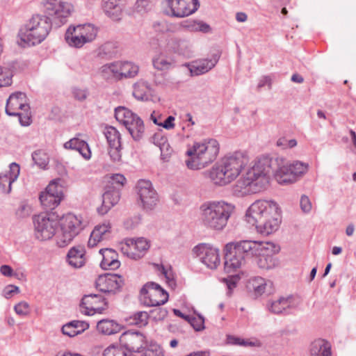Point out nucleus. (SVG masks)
<instances>
[{
	"label": "nucleus",
	"instance_id": "16",
	"mask_svg": "<svg viewBox=\"0 0 356 356\" xmlns=\"http://www.w3.org/2000/svg\"><path fill=\"white\" fill-rule=\"evenodd\" d=\"M170 15L175 17H185L194 13L199 7L197 0H166Z\"/></svg>",
	"mask_w": 356,
	"mask_h": 356
},
{
	"label": "nucleus",
	"instance_id": "63",
	"mask_svg": "<svg viewBox=\"0 0 356 356\" xmlns=\"http://www.w3.org/2000/svg\"><path fill=\"white\" fill-rule=\"evenodd\" d=\"M175 117L170 115L164 121H161V124L160 127L167 130H171L175 127Z\"/></svg>",
	"mask_w": 356,
	"mask_h": 356
},
{
	"label": "nucleus",
	"instance_id": "58",
	"mask_svg": "<svg viewBox=\"0 0 356 356\" xmlns=\"http://www.w3.org/2000/svg\"><path fill=\"white\" fill-rule=\"evenodd\" d=\"M134 323L138 326H143L147 323L148 314L146 312H139L134 316Z\"/></svg>",
	"mask_w": 356,
	"mask_h": 356
},
{
	"label": "nucleus",
	"instance_id": "14",
	"mask_svg": "<svg viewBox=\"0 0 356 356\" xmlns=\"http://www.w3.org/2000/svg\"><path fill=\"white\" fill-rule=\"evenodd\" d=\"M302 300L298 296H281L275 300H270L267 304L268 310L274 314H288L300 307Z\"/></svg>",
	"mask_w": 356,
	"mask_h": 356
},
{
	"label": "nucleus",
	"instance_id": "39",
	"mask_svg": "<svg viewBox=\"0 0 356 356\" xmlns=\"http://www.w3.org/2000/svg\"><path fill=\"white\" fill-rule=\"evenodd\" d=\"M65 39L69 46L74 48H81L86 43L83 39L78 34V31L74 28V26H70L65 34Z\"/></svg>",
	"mask_w": 356,
	"mask_h": 356
},
{
	"label": "nucleus",
	"instance_id": "41",
	"mask_svg": "<svg viewBox=\"0 0 356 356\" xmlns=\"http://www.w3.org/2000/svg\"><path fill=\"white\" fill-rule=\"evenodd\" d=\"M63 183L64 181L61 179H54L49 182L44 191L62 201L64 198Z\"/></svg>",
	"mask_w": 356,
	"mask_h": 356
},
{
	"label": "nucleus",
	"instance_id": "6",
	"mask_svg": "<svg viewBox=\"0 0 356 356\" xmlns=\"http://www.w3.org/2000/svg\"><path fill=\"white\" fill-rule=\"evenodd\" d=\"M249 158L246 154L235 152L224 156L209 171L211 181L218 186H226L234 181L248 165Z\"/></svg>",
	"mask_w": 356,
	"mask_h": 356
},
{
	"label": "nucleus",
	"instance_id": "60",
	"mask_svg": "<svg viewBox=\"0 0 356 356\" xmlns=\"http://www.w3.org/2000/svg\"><path fill=\"white\" fill-rule=\"evenodd\" d=\"M32 123V115L29 104L24 102V127L29 126Z\"/></svg>",
	"mask_w": 356,
	"mask_h": 356
},
{
	"label": "nucleus",
	"instance_id": "43",
	"mask_svg": "<svg viewBox=\"0 0 356 356\" xmlns=\"http://www.w3.org/2000/svg\"><path fill=\"white\" fill-rule=\"evenodd\" d=\"M136 116H137L136 114L125 107L120 106L115 110L116 120L124 126L129 124L131 120H133Z\"/></svg>",
	"mask_w": 356,
	"mask_h": 356
},
{
	"label": "nucleus",
	"instance_id": "53",
	"mask_svg": "<svg viewBox=\"0 0 356 356\" xmlns=\"http://www.w3.org/2000/svg\"><path fill=\"white\" fill-rule=\"evenodd\" d=\"M298 144L296 139H287L285 137H281L277 139L276 145L282 149H291L295 147Z\"/></svg>",
	"mask_w": 356,
	"mask_h": 356
},
{
	"label": "nucleus",
	"instance_id": "17",
	"mask_svg": "<svg viewBox=\"0 0 356 356\" xmlns=\"http://www.w3.org/2000/svg\"><path fill=\"white\" fill-rule=\"evenodd\" d=\"M123 284L124 280L122 277L117 274L99 275L95 282L97 289L108 294H114L118 292Z\"/></svg>",
	"mask_w": 356,
	"mask_h": 356
},
{
	"label": "nucleus",
	"instance_id": "42",
	"mask_svg": "<svg viewBox=\"0 0 356 356\" xmlns=\"http://www.w3.org/2000/svg\"><path fill=\"white\" fill-rule=\"evenodd\" d=\"M20 172V165L16 163L10 164L9 174H0V184H2L1 180L5 179V182L8 184V191H11L12 184L17 179Z\"/></svg>",
	"mask_w": 356,
	"mask_h": 356
},
{
	"label": "nucleus",
	"instance_id": "36",
	"mask_svg": "<svg viewBox=\"0 0 356 356\" xmlns=\"http://www.w3.org/2000/svg\"><path fill=\"white\" fill-rule=\"evenodd\" d=\"M97 329L102 334L112 335L120 332L122 327L113 320L102 319L98 321Z\"/></svg>",
	"mask_w": 356,
	"mask_h": 356
},
{
	"label": "nucleus",
	"instance_id": "56",
	"mask_svg": "<svg viewBox=\"0 0 356 356\" xmlns=\"http://www.w3.org/2000/svg\"><path fill=\"white\" fill-rule=\"evenodd\" d=\"M300 207L304 213H309L312 209V204L309 197L305 195H302L300 200Z\"/></svg>",
	"mask_w": 356,
	"mask_h": 356
},
{
	"label": "nucleus",
	"instance_id": "28",
	"mask_svg": "<svg viewBox=\"0 0 356 356\" xmlns=\"http://www.w3.org/2000/svg\"><path fill=\"white\" fill-rule=\"evenodd\" d=\"M99 253L102 256L100 266L104 270H115L120 266L117 252L109 248L102 249Z\"/></svg>",
	"mask_w": 356,
	"mask_h": 356
},
{
	"label": "nucleus",
	"instance_id": "50",
	"mask_svg": "<svg viewBox=\"0 0 356 356\" xmlns=\"http://www.w3.org/2000/svg\"><path fill=\"white\" fill-rule=\"evenodd\" d=\"M187 322H188L196 331H201L204 329V318L200 314L189 316Z\"/></svg>",
	"mask_w": 356,
	"mask_h": 356
},
{
	"label": "nucleus",
	"instance_id": "33",
	"mask_svg": "<svg viewBox=\"0 0 356 356\" xmlns=\"http://www.w3.org/2000/svg\"><path fill=\"white\" fill-rule=\"evenodd\" d=\"M129 133L136 141L143 138L145 133V125L143 120L139 116H136L133 120L124 126Z\"/></svg>",
	"mask_w": 356,
	"mask_h": 356
},
{
	"label": "nucleus",
	"instance_id": "48",
	"mask_svg": "<svg viewBox=\"0 0 356 356\" xmlns=\"http://www.w3.org/2000/svg\"><path fill=\"white\" fill-rule=\"evenodd\" d=\"M34 163L40 168L45 169L48 165L49 159L47 154L41 149L36 150L32 154Z\"/></svg>",
	"mask_w": 356,
	"mask_h": 356
},
{
	"label": "nucleus",
	"instance_id": "34",
	"mask_svg": "<svg viewBox=\"0 0 356 356\" xmlns=\"http://www.w3.org/2000/svg\"><path fill=\"white\" fill-rule=\"evenodd\" d=\"M120 0H104L103 10L106 15L114 21L120 19L122 8Z\"/></svg>",
	"mask_w": 356,
	"mask_h": 356
},
{
	"label": "nucleus",
	"instance_id": "4",
	"mask_svg": "<svg viewBox=\"0 0 356 356\" xmlns=\"http://www.w3.org/2000/svg\"><path fill=\"white\" fill-rule=\"evenodd\" d=\"M229 248L237 249V252L243 254L247 261L255 259L260 268L270 269L277 265L274 255L279 252L280 248L272 242L242 240L227 244V250Z\"/></svg>",
	"mask_w": 356,
	"mask_h": 356
},
{
	"label": "nucleus",
	"instance_id": "47",
	"mask_svg": "<svg viewBox=\"0 0 356 356\" xmlns=\"http://www.w3.org/2000/svg\"><path fill=\"white\" fill-rule=\"evenodd\" d=\"M41 204L46 209H54L60 204V200L56 198L54 195H49L45 191L41 192L40 197Z\"/></svg>",
	"mask_w": 356,
	"mask_h": 356
},
{
	"label": "nucleus",
	"instance_id": "22",
	"mask_svg": "<svg viewBox=\"0 0 356 356\" xmlns=\"http://www.w3.org/2000/svg\"><path fill=\"white\" fill-rule=\"evenodd\" d=\"M111 223L108 220H105L97 225L90 234L88 246L91 248L95 247L100 241L108 239L111 233Z\"/></svg>",
	"mask_w": 356,
	"mask_h": 356
},
{
	"label": "nucleus",
	"instance_id": "44",
	"mask_svg": "<svg viewBox=\"0 0 356 356\" xmlns=\"http://www.w3.org/2000/svg\"><path fill=\"white\" fill-rule=\"evenodd\" d=\"M135 248L136 253L131 252L132 259L138 260L142 258L149 248V244L147 239L144 238H138L134 239Z\"/></svg>",
	"mask_w": 356,
	"mask_h": 356
},
{
	"label": "nucleus",
	"instance_id": "54",
	"mask_svg": "<svg viewBox=\"0 0 356 356\" xmlns=\"http://www.w3.org/2000/svg\"><path fill=\"white\" fill-rule=\"evenodd\" d=\"M143 356H164L162 348L158 344H151L144 352Z\"/></svg>",
	"mask_w": 356,
	"mask_h": 356
},
{
	"label": "nucleus",
	"instance_id": "45",
	"mask_svg": "<svg viewBox=\"0 0 356 356\" xmlns=\"http://www.w3.org/2000/svg\"><path fill=\"white\" fill-rule=\"evenodd\" d=\"M293 172V177L296 179V182L300 179L309 170V165L307 163L300 161H295L290 163Z\"/></svg>",
	"mask_w": 356,
	"mask_h": 356
},
{
	"label": "nucleus",
	"instance_id": "51",
	"mask_svg": "<svg viewBox=\"0 0 356 356\" xmlns=\"http://www.w3.org/2000/svg\"><path fill=\"white\" fill-rule=\"evenodd\" d=\"M72 97L77 101L83 102L88 96V90L86 88H80L77 86L71 88Z\"/></svg>",
	"mask_w": 356,
	"mask_h": 356
},
{
	"label": "nucleus",
	"instance_id": "8",
	"mask_svg": "<svg viewBox=\"0 0 356 356\" xmlns=\"http://www.w3.org/2000/svg\"><path fill=\"white\" fill-rule=\"evenodd\" d=\"M24 43L35 45L42 42L51 29V22L45 15H32L25 24Z\"/></svg>",
	"mask_w": 356,
	"mask_h": 356
},
{
	"label": "nucleus",
	"instance_id": "52",
	"mask_svg": "<svg viewBox=\"0 0 356 356\" xmlns=\"http://www.w3.org/2000/svg\"><path fill=\"white\" fill-rule=\"evenodd\" d=\"M12 83L11 72L7 69L0 66V88L6 87Z\"/></svg>",
	"mask_w": 356,
	"mask_h": 356
},
{
	"label": "nucleus",
	"instance_id": "7",
	"mask_svg": "<svg viewBox=\"0 0 356 356\" xmlns=\"http://www.w3.org/2000/svg\"><path fill=\"white\" fill-rule=\"evenodd\" d=\"M220 152V144L216 139L205 138L195 141L188 145L186 152L188 158L185 160L187 168L197 170L203 169L212 163Z\"/></svg>",
	"mask_w": 356,
	"mask_h": 356
},
{
	"label": "nucleus",
	"instance_id": "24",
	"mask_svg": "<svg viewBox=\"0 0 356 356\" xmlns=\"http://www.w3.org/2000/svg\"><path fill=\"white\" fill-rule=\"evenodd\" d=\"M229 248L230 250L225 254V270L232 273L244 266L247 260L243 254L237 252V249Z\"/></svg>",
	"mask_w": 356,
	"mask_h": 356
},
{
	"label": "nucleus",
	"instance_id": "23",
	"mask_svg": "<svg viewBox=\"0 0 356 356\" xmlns=\"http://www.w3.org/2000/svg\"><path fill=\"white\" fill-rule=\"evenodd\" d=\"M120 198V188L115 186L108 187L102 195V204L97 209L101 215H104L115 204Z\"/></svg>",
	"mask_w": 356,
	"mask_h": 356
},
{
	"label": "nucleus",
	"instance_id": "5",
	"mask_svg": "<svg viewBox=\"0 0 356 356\" xmlns=\"http://www.w3.org/2000/svg\"><path fill=\"white\" fill-rule=\"evenodd\" d=\"M234 204L223 200H207L199 207V218L202 225L209 230L222 231L235 213Z\"/></svg>",
	"mask_w": 356,
	"mask_h": 356
},
{
	"label": "nucleus",
	"instance_id": "11",
	"mask_svg": "<svg viewBox=\"0 0 356 356\" xmlns=\"http://www.w3.org/2000/svg\"><path fill=\"white\" fill-rule=\"evenodd\" d=\"M140 300L148 307L164 305L168 300V293L159 284L147 282L140 290Z\"/></svg>",
	"mask_w": 356,
	"mask_h": 356
},
{
	"label": "nucleus",
	"instance_id": "64",
	"mask_svg": "<svg viewBox=\"0 0 356 356\" xmlns=\"http://www.w3.org/2000/svg\"><path fill=\"white\" fill-rule=\"evenodd\" d=\"M159 270L165 276L170 284H175L173 274L170 269H166L163 266H161Z\"/></svg>",
	"mask_w": 356,
	"mask_h": 356
},
{
	"label": "nucleus",
	"instance_id": "12",
	"mask_svg": "<svg viewBox=\"0 0 356 356\" xmlns=\"http://www.w3.org/2000/svg\"><path fill=\"white\" fill-rule=\"evenodd\" d=\"M138 204L144 210L151 211L155 208L159 201V196L149 180L140 179L136 186Z\"/></svg>",
	"mask_w": 356,
	"mask_h": 356
},
{
	"label": "nucleus",
	"instance_id": "32",
	"mask_svg": "<svg viewBox=\"0 0 356 356\" xmlns=\"http://www.w3.org/2000/svg\"><path fill=\"white\" fill-rule=\"evenodd\" d=\"M189 49L188 42L186 40L170 37L166 39V44L164 47V51H172L179 54H185Z\"/></svg>",
	"mask_w": 356,
	"mask_h": 356
},
{
	"label": "nucleus",
	"instance_id": "61",
	"mask_svg": "<svg viewBox=\"0 0 356 356\" xmlns=\"http://www.w3.org/2000/svg\"><path fill=\"white\" fill-rule=\"evenodd\" d=\"M111 184H116L118 187H122L125 182L126 178L122 174H114L111 177Z\"/></svg>",
	"mask_w": 356,
	"mask_h": 356
},
{
	"label": "nucleus",
	"instance_id": "57",
	"mask_svg": "<svg viewBox=\"0 0 356 356\" xmlns=\"http://www.w3.org/2000/svg\"><path fill=\"white\" fill-rule=\"evenodd\" d=\"M121 147L118 146H109L108 147V154L110 156L111 159L113 162H119L121 161L122 154H121Z\"/></svg>",
	"mask_w": 356,
	"mask_h": 356
},
{
	"label": "nucleus",
	"instance_id": "21",
	"mask_svg": "<svg viewBox=\"0 0 356 356\" xmlns=\"http://www.w3.org/2000/svg\"><path fill=\"white\" fill-rule=\"evenodd\" d=\"M22 93L16 92L12 93L6 101V113L10 117H17L22 125Z\"/></svg>",
	"mask_w": 356,
	"mask_h": 356
},
{
	"label": "nucleus",
	"instance_id": "27",
	"mask_svg": "<svg viewBox=\"0 0 356 356\" xmlns=\"http://www.w3.org/2000/svg\"><path fill=\"white\" fill-rule=\"evenodd\" d=\"M152 65L159 71H168L175 65L173 56L168 55L164 49L155 54L152 58Z\"/></svg>",
	"mask_w": 356,
	"mask_h": 356
},
{
	"label": "nucleus",
	"instance_id": "35",
	"mask_svg": "<svg viewBox=\"0 0 356 356\" xmlns=\"http://www.w3.org/2000/svg\"><path fill=\"white\" fill-rule=\"evenodd\" d=\"M310 356H331L330 343L321 339L314 341L309 348Z\"/></svg>",
	"mask_w": 356,
	"mask_h": 356
},
{
	"label": "nucleus",
	"instance_id": "40",
	"mask_svg": "<svg viewBox=\"0 0 356 356\" xmlns=\"http://www.w3.org/2000/svg\"><path fill=\"white\" fill-rule=\"evenodd\" d=\"M181 26L191 32H202L204 33L211 32L210 26L200 20L187 19L181 23Z\"/></svg>",
	"mask_w": 356,
	"mask_h": 356
},
{
	"label": "nucleus",
	"instance_id": "2",
	"mask_svg": "<svg viewBox=\"0 0 356 356\" xmlns=\"http://www.w3.org/2000/svg\"><path fill=\"white\" fill-rule=\"evenodd\" d=\"M33 222L37 240L47 241L55 236L59 248L70 245L84 227L82 217L71 213L64 216L60 222L52 213H41L33 217Z\"/></svg>",
	"mask_w": 356,
	"mask_h": 356
},
{
	"label": "nucleus",
	"instance_id": "30",
	"mask_svg": "<svg viewBox=\"0 0 356 356\" xmlns=\"http://www.w3.org/2000/svg\"><path fill=\"white\" fill-rule=\"evenodd\" d=\"M152 88L150 84L140 79L133 85V96L138 100L148 101L151 99Z\"/></svg>",
	"mask_w": 356,
	"mask_h": 356
},
{
	"label": "nucleus",
	"instance_id": "46",
	"mask_svg": "<svg viewBox=\"0 0 356 356\" xmlns=\"http://www.w3.org/2000/svg\"><path fill=\"white\" fill-rule=\"evenodd\" d=\"M108 146L121 147V136L119 131L113 127H107L104 130Z\"/></svg>",
	"mask_w": 356,
	"mask_h": 356
},
{
	"label": "nucleus",
	"instance_id": "1",
	"mask_svg": "<svg viewBox=\"0 0 356 356\" xmlns=\"http://www.w3.org/2000/svg\"><path fill=\"white\" fill-rule=\"evenodd\" d=\"M271 173L280 184L296 183L290 164L284 157L264 156L254 161L245 174L237 181L234 186V194L243 197L264 191L269 183Z\"/></svg>",
	"mask_w": 356,
	"mask_h": 356
},
{
	"label": "nucleus",
	"instance_id": "55",
	"mask_svg": "<svg viewBox=\"0 0 356 356\" xmlns=\"http://www.w3.org/2000/svg\"><path fill=\"white\" fill-rule=\"evenodd\" d=\"M153 1L154 0H137L134 6L135 11L140 13L147 12L149 9Z\"/></svg>",
	"mask_w": 356,
	"mask_h": 356
},
{
	"label": "nucleus",
	"instance_id": "9",
	"mask_svg": "<svg viewBox=\"0 0 356 356\" xmlns=\"http://www.w3.org/2000/svg\"><path fill=\"white\" fill-rule=\"evenodd\" d=\"M139 71V65L129 60L113 61L99 68V73L103 78L115 79L118 81L134 79L138 76Z\"/></svg>",
	"mask_w": 356,
	"mask_h": 356
},
{
	"label": "nucleus",
	"instance_id": "19",
	"mask_svg": "<svg viewBox=\"0 0 356 356\" xmlns=\"http://www.w3.org/2000/svg\"><path fill=\"white\" fill-rule=\"evenodd\" d=\"M220 58V55L215 54L211 58L199 59L188 65L191 76L204 74L213 69Z\"/></svg>",
	"mask_w": 356,
	"mask_h": 356
},
{
	"label": "nucleus",
	"instance_id": "25",
	"mask_svg": "<svg viewBox=\"0 0 356 356\" xmlns=\"http://www.w3.org/2000/svg\"><path fill=\"white\" fill-rule=\"evenodd\" d=\"M66 261L74 268L83 267L86 262L85 248L82 246L71 248L67 254Z\"/></svg>",
	"mask_w": 356,
	"mask_h": 356
},
{
	"label": "nucleus",
	"instance_id": "62",
	"mask_svg": "<svg viewBox=\"0 0 356 356\" xmlns=\"http://www.w3.org/2000/svg\"><path fill=\"white\" fill-rule=\"evenodd\" d=\"M19 289L13 285H8L6 286L3 291V295L6 298H11L14 294L18 293Z\"/></svg>",
	"mask_w": 356,
	"mask_h": 356
},
{
	"label": "nucleus",
	"instance_id": "26",
	"mask_svg": "<svg viewBox=\"0 0 356 356\" xmlns=\"http://www.w3.org/2000/svg\"><path fill=\"white\" fill-rule=\"evenodd\" d=\"M249 286L252 289L254 296L257 297L263 294H270L274 291L273 282L261 277L251 279Z\"/></svg>",
	"mask_w": 356,
	"mask_h": 356
},
{
	"label": "nucleus",
	"instance_id": "49",
	"mask_svg": "<svg viewBox=\"0 0 356 356\" xmlns=\"http://www.w3.org/2000/svg\"><path fill=\"white\" fill-rule=\"evenodd\" d=\"M133 245H134V238H125L120 244V249L123 254L131 259H132V256L130 253H136V248Z\"/></svg>",
	"mask_w": 356,
	"mask_h": 356
},
{
	"label": "nucleus",
	"instance_id": "13",
	"mask_svg": "<svg viewBox=\"0 0 356 356\" xmlns=\"http://www.w3.org/2000/svg\"><path fill=\"white\" fill-rule=\"evenodd\" d=\"M193 252L200 261L210 269H216L220 264L219 249L209 243L195 246Z\"/></svg>",
	"mask_w": 356,
	"mask_h": 356
},
{
	"label": "nucleus",
	"instance_id": "59",
	"mask_svg": "<svg viewBox=\"0 0 356 356\" xmlns=\"http://www.w3.org/2000/svg\"><path fill=\"white\" fill-rule=\"evenodd\" d=\"M122 346L111 344L103 352V356H117L122 349Z\"/></svg>",
	"mask_w": 356,
	"mask_h": 356
},
{
	"label": "nucleus",
	"instance_id": "31",
	"mask_svg": "<svg viewBox=\"0 0 356 356\" xmlns=\"http://www.w3.org/2000/svg\"><path fill=\"white\" fill-rule=\"evenodd\" d=\"M88 327L89 324L86 321H72L63 325L61 331L64 335L74 337L81 334Z\"/></svg>",
	"mask_w": 356,
	"mask_h": 356
},
{
	"label": "nucleus",
	"instance_id": "38",
	"mask_svg": "<svg viewBox=\"0 0 356 356\" xmlns=\"http://www.w3.org/2000/svg\"><path fill=\"white\" fill-rule=\"evenodd\" d=\"M228 343L233 345H238L246 348H260L263 343L257 337L241 338L235 336H229Z\"/></svg>",
	"mask_w": 356,
	"mask_h": 356
},
{
	"label": "nucleus",
	"instance_id": "37",
	"mask_svg": "<svg viewBox=\"0 0 356 356\" xmlns=\"http://www.w3.org/2000/svg\"><path fill=\"white\" fill-rule=\"evenodd\" d=\"M74 28L80 34V37L84 40L86 43L93 41L97 35V28L91 24H79L74 26Z\"/></svg>",
	"mask_w": 356,
	"mask_h": 356
},
{
	"label": "nucleus",
	"instance_id": "3",
	"mask_svg": "<svg viewBox=\"0 0 356 356\" xmlns=\"http://www.w3.org/2000/svg\"><path fill=\"white\" fill-rule=\"evenodd\" d=\"M245 220L254 226L258 233L269 235L279 229L281 209L277 202L273 200H257L247 209Z\"/></svg>",
	"mask_w": 356,
	"mask_h": 356
},
{
	"label": "nucleus",
	"instance_id": "20",
	"mask_svg": "<svg viewBox=\"0 0 356 356\" xmlns=\"http://www.w3.org/2000/svg\"><path fill=\"white\" fill-rule=\"evenodd\" d=\"M120 342L134 353L140 351V349L143 347L145 337L139 332L127 331L121 334Z\"/></svg>",
	"mask_w": 356,
	"mask_h": 356
},
{
	"label": "nucleus",
	"instance_id": "18",
	"mask_svg": "<svg viewBox=\"0 0 356 356\" xmlns=\"http://www.w3.org/2000/svg\"><path fill=\"white\" fill-rule=\"evenodd\" d=\"M83 134L76 133L73 138L63 144V148L67 150L78 152L86 161H89L92 157V151L89 144L83 138Z\"/></svg>",
	"mask_w": 356,
	"mask_h": 356
},
{
	"label": "nucleus",
	"instance_id": "10",
	"mask_svg": "<svg viewBox=\"0 0 356 356\" xmlns=\"http://www.w3.org/2000/svg\"><path fill=\"white\" fill-rule=\"evenodd\" d=\"M41 5L45 16L58 26L66 22L74 10L70 3L62 0H43Z\"/></svg>",
	"mask_w": 356,
	"mask_h": 356
},
{
	"label": "nucleus",
	"instance_id": "15",
	"mask_svg": "<svg viewBox=\"0 0 356 356\" xmlns=\"http://www.w3.org/2000/svg\"><path fill=\"white\" fill-rule=\"evenodd\" d=\"M107 309V302L101 296L97 294L86 295L79 305V311L86 316L102 314Z\"/></svg>",
	"mask_w": 356,
	"mask_h": 356
},
{
	"label": "nucleus",
	"instance_id": "29",
	"mask_svg": "<svg viewBox=\"0 0 356 356\" xmlns=\"http://www.w3.org/2000/svg\"><path fill=\"white\" fill-rule=\"evenodd\" d=\"M150 141L160 149L161 156L163 160H166L170 156L172 153V149L168 143L167 137L163 132L159 131L155 133L150 138Z\"/></svg>",
	"mask_w": 356,
	"mask_h": 356
}]
</instances>
